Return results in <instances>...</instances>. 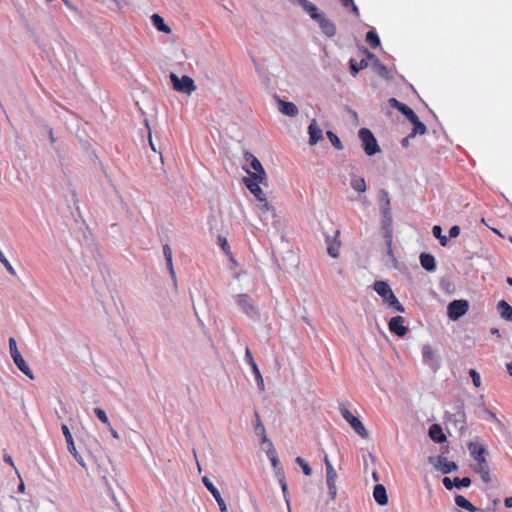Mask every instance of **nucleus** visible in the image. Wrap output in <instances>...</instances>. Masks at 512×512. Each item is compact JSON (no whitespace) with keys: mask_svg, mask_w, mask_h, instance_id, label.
Wrapping results in <instances>:
<instances>
[{"mask_svg":"<svg viewBox=\"0 0 512 512\" xmlns=\"http://www.w3.org/2000/svg\"><path fill=\"white\" fill-rule=\"evenodd\" d=\"M108 428H109V430H110V432H111L112 436H113L115 439H119V434H118V432H117L116 430H114L111 426H110V427H108Z\"/></svg>","mask_w":512,"mask_h":512,"instance_id":"bf43d9fd","label":"nucleus"},{"mask_svg":"<svg viewBox=\"0 0 512 512\" xmlns=\"http://www.w3.org/2000/svg\"><path fill=\"white\" fill-rule=\"evenodd\" d=\"M422 356H423L424 360H426V361L433 359L434 352H433V349L431 348V346H429V345H424L423 346V348H422Z\"/></svg>","mask_w":512,"mask_h":512,"instance_id":"49530a36","label":"nucleus"},{"mask_svg":"<svg viewBox=\"0 0 512 512\" xmlns=\"http://www.w3.org/2000/svg\"><path fill=\"white\" fill-rule=\"evenodd\" d=\"M455 503L458 507L463 508L469 512L476 511V507L462 495H457L455 497Z\"/></svg>","mask_w":512,"mask_h":512,"instance_id":"c756f323","label":"nucleus"},{"mask_svg":"<svg viewBox=\"0 0 512 512\" xmlns=\"http://www.w3.org/2000/svg\"><path fill=\"white\" fill-rule=\"evenodd\" d=\"M281 489H282L283 496H284V499H285L287 505H290L289 504V493H288L287 483H283V487Z\"/></svg>","mask_w":512,"mask_h":512,"instance_id":"864d4df0","label":"nucleus"},{"mask_svg":"<svg viewBox=\"0 0 512 512\" xmlns=\"http://www.w3.org/2000/svg\"><path fill=\"white\" fill-rule=\"evenodd\" d=\"M432 233L434 235L435 238H437L441 244V246H446L447 245V242H448V239L446 236H444L442 234V229L440 226L438 225H435L433 228H432Z\"/></svg>","mask_w":512,"mask_h":512,"instance_id":"4c0bfd02","label":"nucleus"},{"mask_svg":"<svg viewBox=\"0 0 512 512\" xmlns=\"http://www.w3.org/2000/svg\"><path fill=\"white\" fill-rule=\"evenodd\" d=\"M374 290L383 298L387 299L391 293H393L390 286L384 281H376L374 284Z\"/></svg>","mask_w":512,"mask_h":512,"instance_id":"bb28decb","label":"nucleus"},{"mask_svg":"<svg viewBox=\"0 0 512 512\" xmlns=\"http://www.w3.org/2000/svg\"><path fill=\"white\" fill-rule=\"evenodd\" d=\"M460 234V228L459 226L455 225L452 226L449 230V237L450 238H456Z\"/></svg>","mask_w":512,"mask_h":512,"instance_id":"3c124183","label":"nucleus"},{"mask_svg":"<svg viewBox=\"0 0 512 512\" xmlns=\"http://www.w3.org/2000/svg\"><path fill=\"white\" fill-rule=\"evenodd\" d=\"M468 450L471 457L476 461L474 471L480 475L483 482L490 483L491 476L489 464L486 459L488 455L486 447L478 442H470L468 444Z\"/></svg>","mask_w":512,"mask_h":512,"instance_id":"f257e3e1","label":"nucleus"},{"mask_svg":"<svg viewBox=\"0 0 512 512\" xmlns=\"http://www.w3.org/2000/svg\"><path fill=\"white\" fill-rule=\"evenodd\" d=\"M248 190L255 196L258 201H263L266 197L263 190L260 187V184H265L266 181H258L252 178H244L243 179Z\"/></svg>","mask_w":512,"mask_h":512,"instance_id":"9b49d317","label":"nucleus"},{"mask_svg":"<svg viewBox=\"0 0 512 512\" xmlns=\"http://www.w3.org/2000/svg\"><path fill=\"white\" fill-rule=\"evenodd\" d=\"M265 451H266L267 457L271 461L272 466L274 468H277L278 465L280 464V462H279V459H278V456H277V452H276V450L274 448V445H270V449H267Z\"/></svg>","mask_w":512,"mask_h":512,"instance_id":"c9c22d12","label":"nucleus"},{"mask_svg":"<svg viewBox=\"0 0 512 512\" xmlns=\"http://www.w3.org/2000/svg\"><path fill=\"white\" fill-rule=\"evenodd\" d=\"M384 301L387 302L393 308H395L397 311L404 312L403 305L398 301L394 293H391L387 299H384Z\"/></svg>","mask_w":512,"mask_h":512,"instance_id":"e433bc0d","label":"nucleus"},{"mask_svg":"<svg viewBox=\"0 0 512 512\" xmlns=\"http://www.w3.org/2000/svg\"><path fill=\"white\" fill-rule=\"evenodd\" d=\"M469 375L472 379L473 385L476 388H479L481 386V377L480 374L475 369H470Z\"/></svg>","mask_w":512,"mask_h":512,"instance_id":"a18cd8bd","label":"nucleus"},{"mask_svg":"<svg viewBox=\"0 0 512 512\" xmlns=\"http://www.w3.org/2000/svg\"><path fill=\"white\" fill-rule=\"evenodd\" d=\"M170 80L173 89L177 92L190 95L197 89L194 80L190 76L184 75L180 78L175 73H171Z\"/></svg>","mask_w":512,"mask_h":512,"instance_id":"7ed1b4c3","label":"nucleus"},{"mask_svg":"<svg viewBox=\"0 0 512 512\" xmlns=\"http://www.w3.org/2000/svg\"><path fill=\"white\" fill-rule=\"evenodd\" d=\"M163 254H164V258L166 260L167 267L170 271V274L173 278H175V271H174L173 263H172V251L168 244H165L163 246Z\"/></svg>","mask_w":512,"mask_h":512,"instance_id":"7c9ffc66","label":"nucleus"},{"mask_svg":"<svg viewBox=\"0 0 512 512\" xmlns=\"http://www.w3.org/2000/svg\"><path fill=\"white\" fill-rule=\"evenodd\" d=\"M388 327L391 333L399 337H404L408 332V328L404 325V318L402 316L392 317L388 323Z\"/></svg>","mask_w":512,"mask_h":512,"instance_id":"9d476101","label":"nucleus"},{"mask_svg":"<svg viewBox=\"0 0 512 512\" xmlns=\"http://www.w3.org/2000/svg\"><path fill=\"white\" fill-rule=\"evenodd\" d=\"M236 303L247 316L251 318L258 316L257 308L248 294L238 295L236 297Z\"/></svg>","mask_w":512,"mask_h":512,"instance_id":"0eeeda50","label":"nucleus"},{"mask_svg":"<svg viewBox=\"0 0 512 512\" xmlns=\"http://www.w3.org/2000/svg\"><path fill=\"white\" fill-rule=\"evenodd\" d=\"M350 185L355 191L360 193L365 192L367 188L365 179L363 177H352Z\"/></svg>","mask_w":512,"mask_h":512,"instance_id":"473e14b6","label":"nucleus"},{"mask_svg":"<svg viewBox=\"0 0 512 512\" xmlns=\"http://www.w3.org/2000/svg\"><path fill=\"white\" fill-rule=\"evenodd\" d=\"M252 368V372L255 376V379H256V382H257V386L258 388L261 390V391H264L265 389V384H264V380H263V377H262V374L258 368L257 365H254Z\"/></svg>","mask_w":512,"mask_h":512,"instance_id":"58836bf2","label":"nucleus"},{"mask_svg":"<svg viewBox=\"0 0 512 512\" xmlns=\"http://www.w3.org/2000/svg\"><path fill=\"white\" fill-rule=\"evenodd\" d=\"M255 415V418H256V424H255V433L257 435H264V432L266 431L265 430V427L260 419V416H259V413L257 411H255L254 413Z\"/></svg>","mask_w":512,"mask_h":512,"instance_id":"c03bdc74","label":"nucleus"},{"mask_svg":"<svg viewBox=\"0 0 512 512\" xmlns=\"http://www.w3.org/2000/svg\"><path fill=\"white\" fill-rule=\"evenodd\" d=\"M507 283L512 286V276L507 278Z\"/></svg>","mask_w":512,"mask_h":512,"instance_id":"774afa93","label":"nucleus"},{"mask_svg":"<svg viewBox=\"0 0 512 512\" xmlns=\"http://www.w3.org/2000/svg\"><path fill=\"white\" fill-rule=\"evenodd\" d=\"M4 461L10 465H13V461H12V458L10 455H5L4 456Z\"/></svg>","mask_w":512,"mask_h":512,"instance_id":"052dcab7","label":"nucleus"},{"mask_svg":"<svg viewBox=\"0 0 512 512\" xmlns=\"http://www.w3.org/2000/svg\"><path fill=\"white\" fill-rule=\"evenodd\" d=\"M504 504L507 508H512V497H506L504 500Z\"/></svg>","mask_w":512,"mask_h":512,"instance_id":"13d9d810","label":"nucleus"},{"mask_svg":"<svg viewBox=\"0 0 512 512\" xmlns=\"http://www.w3.org/2000/svg\"><path fill=\"white\" fill-rule=\"evenodd\" d=\"M337 473L332 465H329L326 471V482L329 489V494L332 499L336 498L337 487H336Z\"/></svg>","mask_w":512,"mask_h":512,"instance_id":"2eb2a0df","label":"nucleus"},{"mask_svg":"<svg viewBox=\"0 0 512 512\" xmlns=\"http://www.w3.org/2000/svg\"><path fill=\"white\" fill-rule=\"evenodd\" d=\"M151 22L153 26L160 32L170 34L171 28L164 22V19L159 14H153L151 16Z\"/></svg>","mask_w":512,"mask_h":512,"instance_id":"393cba45","label":"nucleus"},{"mask_svg":"<svg viewBox=\"0 0 512 512\" xmlns=\"http://www.w3.org/2000/svg\"><path fill=\"white\" fill-rule=\"evenodd\" d=\"M9 348L12 358L15 357L16 355L21 354L17 348L16 340L13 337L9 339Z\"/></svg>","mask_w":512,"mask_h":512,"instance_id":"de8ad7c7","label":"nucleus"},{"mask_svg":"<svg viewBox=\"0 0 512 512\" xmlns=\"http://www.w3.org/2000/svg\"><path fill=\"white\" fill-rule=\"evenodd\" d=\"M261 437V440H262V444H265V445H273V443L268 439L267 435H266V431L264 432V435H259Z\"/></svg>","mask_w":512,"mask_h":512,"instance_id":"4d7b16f0","label":"nucleus"},{"mask_svg":"<svg viewBox=\"0 0 512 512\" xmlns=\"http://www.w3.org/2000/svg\"><path fill=\"white\" fill-rule=\"evenodd\" d=\"M17 368L30 379H34V375L32 370L29 368L28 364L24 360L21 354L16 355L12 358Z\"/></svg>","mask_w":512,"mask_h":512,"instance_id":"4be33fe9","label":"nucleus"},{"mask_svg":"<svg viewBox=\"0 0 512 512\" xmlns=\"http://www.w3.org/2000/svg\"><path fill=\"white\" fill-rule=\"evenodd\" d=\"M245 359H246V362L251 366L253 367L254 365H257L256 362L254 361L253 359V356H252V353L250 351V349L247 347L246 350H245Z\"/></svg>","mask_w":512,"mask_h":512,"instance_id":"8fccbe9b","label":"nucleus"},{"mask_svg":"<svg viewBox=\"0 0 512 512\" xmlns=\"http://www.w3.org/2000/svg\"><path fill=\"white\" fill-rule=\"evenodd\" d=\"M321 28V31L324 35L331 38L336 35L337 28L333 21L328 19L325 14H323L317 21H316Z\"/></svg>","mask_w":512,"mask_h":512,"instance_id":"4468645a","label":"nucleus"},{"mask_svg":"<svg viewBox=\"0 0 512 512\" xmlns=\"http://www.w3.org/2000/svg\"><path fill=\"white\" fill-rule=\"evenodd\" d=\"M498 310L502 318L512 321V306H510L505 300H501L498 303Z\"/></svg>","mask_w":512,"mask_h":512,"instance_id":"cd10ccee","label":"nucleus"},{"mask_svg":"<svg viewBox=\"0 0 512 512\" xmlns=\"http://www.w3.org/2000/svg\"><path fill=\"white\" fill-rule=\"evenodd\" d=\"M470 484H471V480L468 477H464V478L456 477V478H454L453 481L449 477H445L443 479V485L448 490H451L454 486H456L457 488L469 487Z\"/></svg>","mask_w":512,"mask_h":512,"instance_id":"6ab92c4d","label":"nucleus"},{"mask_svg":"<svg viewBox=\"0 0 512 512\" xmlns=\"http://www.w3.org/2000/svg\"><path fill=\"white\" fill-rule=\"evenodd\" d=\"M390 104L397 108L409 121H416L417 115L415 112L406 104L399 102L395 98L390 99Z\"/></svg>","mask_w":512,"mask_h":512,"instance_id":"f3484780","label":"nucleus"},{"mask_svg":"<svg viewBox=\"0 0 512 512\" xmlns=\"http://www.w3.org/2000/svg\"><path fill=\"white\" fill-rule=\"evenodd\" d=\"M202 482L204 486L207 488V490L213 495L214 499L216 500L219 506L220 511L228 512L226 502L222 498L219 490L213 485V483L208 479V477H203Z\"/></svg>","mask_w":512,"mask_h":512,"instance_id":"1a4fd4ad","label":"nucleus"},{"mask_svg":"<svg viewBox=\"0 0 512 512\" xmlns=\"http://www.w3.org/2000/svg\"><path fill=\"white\" fill-rule=\"evenodd\" d=\"M469 309V303L467 300H453L447 307V315L449 319L456 321L467 313Z\"/></svg>","mask_w":512,"mask_h":512,"instance_id":"39448f33","label":"nucleus"},{"mask_svg":"<svg viewBox=\"0 0 512 512\" xmlns=\"http://www.w3.org/2000/svg\"><path fill=\"white\" fill-rule=\"evenodd\" d=\"M261 203L260 205V210L265 213V212H273L275 211L274 207L272 205L269 204V202L267 201L266 197L264 198L263 201H259Z\"/></svg>","mask_w":512,"mask_h":512,"instance_id":"09e8293b","label":"nucleus"},{"mask_svg":"<svg viewBox=\"0 0 512 512\" xmlns=\"http://www.w3.org/2000/svg\"><path fill=\"white\" fill-rule=\"evenodd\" d=\"M339 233V231H336V236L334 238H331L330 236L326 237L327 252L333 258H337L339 256L341 246L340 241L337 239Z\"/></svg>","mask_w":512,"mask_h":512,"instance_id":"a211bd4d","label":"nucleus"},{"mask_svg":"<svg viewBox=\"0 0 512 512\" xmlns=\"http://www.w3.org/2000/svg\"><path fill=\"white\" fill-rule=\"evenodd\" d=\"M279 111L287 116L295 117L298 115L299 110L293 102L279 100Z\"/></svg>","mask_w":512,"mask_h":512,"instance_id":"412c9836","label":"nucleus"},{"mask_svg":"<svg viewBox=\"0 0 512 512\" xmlns=\"http://www.w3.org/2000/svg\"><path fill=\"white\" fill-rule=\"evenodd\" d=\"M413 124V129L409 134V137H415L416 135H423L426 133L427 128L417 117L416 121H410Z\"/></svg>","mask_w":512,"mask_h":512,"instance_id":"2f4dec72","label":"nucleus"},{"mask_svg":"<svg viewBox=\"0 0 512 512\" xmlns=\"http://www.w3.org/2000/svg\"><path fill=\"white\" fill-rule=\"evenodd\" d=\"M358 135L367 155L372 156L380 151L376 138L368 128H361Z\"/></svg>","mask_w":512,"mask_h":512,"instance_id":"20e7f679","label":"nucleus"},{"mask_svg":"<svg viewBox=\"0 0 512 512\" xmlns=\"http://www.w3.org/2000/svg\"><path fill=\"white\" fill-rule=\"evenodd\" d=\"M429 436L430 438L437 442V443H443L446 441V435L443 433V430L440 425L433 424L429 428Z\"/></svg>","mask_w":512,"mask_h":512,"instance_id":"5701e85b","label":"nucleus"},{"mask_svg":"<svg viewBox=\"0 0 512 512\" xmlns=\"http://www.w3.org/2000/svg\"><path fill=\"white\" fill-rule=\"evenodd\" d=\"M379 204L382 216L387 220L391 221V207L390 197L386 190H380L379 192Z\"/></svg>","mask_w":512,"mask_h":512,"instance_id":"ddd939ff","label":"nucleus"},{"mask_svg":"<svg viewBox=\"0 0 512 512\" xmlns=\"http://www.w3.org/2000/svg\"><path fill=\"white\" fill-rule=\"evenodd\" d=\"M148 137H149V143H150V146H151L152 150L156 151V149L154 147V144H153V141H152L151 131H149Z\"/></svg>","mask_w":512,"mask_h":512,"instance_id":"680f3d73","label":"nucleus"},{"mask_svg":"<svg viewBox=\"0 0 512 512\" xmlns=\"http://www.w3.org/2000/svg\"><path fill=\"white\" fill-rule=\"evenodd\" d=\"M245 160L247 162V166L244 167V170L249 174L248 178L258 181H267L266 172L256 156L252 153H246Z\"/></svg>","mask_w":512,"mask_h":512,"instance_id":"f03ea898","label":"nucleus"},{"mask_svg":"<svg viewBox=\"0 0 512 512\" xmlns=\"http://www.w3.org/2000/svg\"><path fill=\"white\" fill-rule=\"evenodd\" d=\"M309 133V144L315 145L320 139H322V129L317 125L315 119H313L308 127Z\"/></svg>","mask_w":512,"mask_h":512,"instance_id":"aec40b11","label":"nucleus"},{"mask_svg":"<svg viewBox=\"0 0 512 512\" xmlns=\"http://www.w3.org/2000/svg\"><path fill=\"white\" fill-rule=\"evenodd\" d=\"M94 413L96 415V417L103 423L105 424L107 427H110V421L107 417V414L106 412L102 409V408H95L94 409Z\"/></svg>","mask_w":512,"mask_h":512,"instance_id":"ea45409f","label":"nucleus"},{"mask_svg":"<svg viewBox=\"0 0 512 512\" xmlns=\"http://www.w3.org/2000/svg\"><path fill=\"white\" fill-rule=\"evenodd\" d=\"M295 461L302 468V471L306 476H310L312 474V468L302 457H297Z\"/></svg>","mask_w":512,"mask_h":512,"instance_id":"a19ab883","label":"nucleus"},{"mask_svg":"<svg viewBox=\"0 0 512 512\" xmlns=\"http://www.w3.org/2000/svg\"><path fill=\"white\" fill-rule=\"evenodd\" d=\"M277 476L279 478V483H280L281 488H282L283 487V483H286V480H285L284 472H283V470L281 468L277 471Z\"/></svg>","mask_w":512,"mask_h":512,"instance_id":"5fc2aeb1","label":"nucleus"},{"mask_svg":"<svg viewBox=\"0 0 512 512\" xmlns=\"http://www.w3.org/2000/svg\"><path fill=\"white\" fill-rule=\"evenodd\" d=\"M410 138H411V137H409V135H408L407 137H405V138L402 140V145H403V146H405V147H406V146H408V143H409V139H410Z\"/></svg>","mask_w":512,"mask_h":512,"instance_id":"e2e57ef3","label":"nucleus"},{"mask_svg":"<svg viewBox=\"0 0 512 512\" xmlns=\"http://www.w3.org/2000/svg\"><path fill=\"white\" fill-rule=\"evenodd\" d=\"M71 454L74 456L75 460H76V461H77V462H78V463H79L83 468H86V464H85V462H84V460H83L82 456H81V455H79V453L77 452V450H76V451H74V453H71Z\"/></svg>","mask_w":512,"mask_h":512,"instance_id":"603ef678","label":"nucleus"},{"mask_svg":"<svg viewBox=\"0 0 512 512\" xmlns=\"http://www.w3.org/2000/svg\"><path fill=\"white\" fill-rule=\"evenodd\" d=\"M420 263L421 266L427 271H433L436 268L434 256L428 253H422L420 255Z\"/></svg>","mask_w":512,"mask_h":512,"instance_id":"a878e982","label":"nucleus"},{"mask_svg":"<svg viewBox=\"0 0 512 512\" xmlns=\"http://www.w3.org/2000/svg\"><path fill=\"white\" fill-rule=\"evenodd\" d=\"M261 437V440H262V444H265V445H273V443L268 439L267 435H266V431L264 432V435H259Z\"/></svg>","mask_w":512,"mask_h":512,"instance_id":"6e6d98bb","label":"nucleus"},{"mask_svg":"<svg viewBox=\"0 0 512 512\" xmlns=\"http://www.w3.org/2000/svg\"><path fill=\"white\" fill-rule=\"evenodd\" d=\"M366 42L372 47L376 48L380 46V39L377 33L373 30L368 31L366 34Z\"/></svg>","mask_w":512,"mask_h":512,"instance_id":"f704fd0d","label":"nucleus"},{"mask_svg":"<svg viewBox=\"0 0 512 512\" xmlns=\"http://www.w3.org/2000/svg\"><path fill=\"white\" fill-rule=\"evenodd\" d=\"M447 420L453 421L455 424H459V429L463 430L466 427V415L464 411V403L459 401L456 405V412L448 415Z\"/></svg>","mask_w":512,"mask_h":512,"instance_id":"f8f14e48","label":"nucleus"},{"mask_svg":"<svg viewBox=\"0 0 512 512\" xmlns=\"http://www.w3.org/2000/svg\"><path fill=\"white\" fill-rule=\"evenodd\" d=\"M324 462H325L326 470H327L329 465H332L327 455L324 457Z\"/></svg>","mask_w":512,"mask_h":512,"instance_id":"0e129e2a","label":"nucleus"},{"mask_svg":"<svg viewBox=\"0 0 512 512\" xmlns=\"http://www.w3.org/2000/svg\"><path fill=\"white\" fill-rule=\"evenodd\" d=\"M327 137L329 138L331 144L338 150H341L343 148L342 143L339 139V137L334 134L332 131L327 132Z\"/></svg>","mask_w":512,"mask_h":512,"instance_id":"37998d69","label":"nucleus"},{"mask_svg":"<svg viewBox=\"0 0 512 512\" xmlns=\"http://www.w3.org/2000/svg\"><path fill=\"white\" fill-rule=\"evenodd\" d=\"M491 333L499 335V330L497 328H493L491 329Z\"/></svg>","mask_w":512,"mask_h":512,"instance_id":"338daca9","label":"nucleus"},{"mask_svg":"<svg viewBox=\"0 0 512 512\" xmlns=\"http://www.w3.org/2000/svg\"><path fill=\"white\" fill-rule=\"evenodd\" d=\"M373 497L375 501L380 505H386L388 502L386 489L382 484H377L374 487Z\"/></svg>","mask_w":512,"mask_h":512,"instance_id":"b1692460","label":"nucleus"},{"mask_svg":"<svg viewBox=\"0 0 512 512\" xmlns=\"http://www.w3.org/2000/svg\"><path fill=\"white\" fill-rule=\"evenodd\" d=\"M430 462L433 464L435 469L441 471L443 474L451 473L457 470L458 466L455 462L447 460L445 457L438 456L436 458H430Z\"/></svg>","mask_w":512,"mask_h":512,"instance_id":"6e6552de","label":"nucleus"},{"mask_svg":"<svg viewBox=\"0 0 512 512\" xmlns=\"http://www.w3.org/2000/svg\"><path fill=\"white\" fill-rule=\"evenodd\" d=\"M341 415L350 424L352 429L362 438L368 437V431L359 418L354 416L347 408H341Z\"/></svg>","mask_w":512,"mask_h":512,"instance_id":"423d86ee","label":"nucleus"},{"mask_svg":"<svg viewBox=\"0 0 512 512\" xmlns=\"http://www.w3.org/2000/svg\"><path fill=\"white\" fill-rule=\"evenodd\" d=\"M303 10L314 20L317 21L324 13L319 12L316 5L308 0H295Z\"/></svg>","mask_w":512,"mask_h":512,"instance_id":"dca6fc26","label":"nucleus"},{"mask_svg":"<svg viewBox=\"0 0 512 512\" xmlns=\"http://www.w3.org/2000/svg\"><path fill=\"white\" fill-rule=\"evenodd\" d=\"M507 371H508L509 375L512 376V362L507 364Z\"/></svg>","mask_w":512,"mask_h":512,"instance_id":"69168bd1","label":"nucleus"},{"mask_svg":"<svg viewBox=\"0 0 512 512\" xmlns=\"http://www.w3.org/2000/svg\"><path fill=\"white\" fill-rule=\"evenodd\" d=\"M342 5L345 7V8H351V12L353 13V15L355 17H359L360 16V12H359V9L358 7L355 5L354 3V0H340Z\"/></svg>","mask_w":512,"mask_h":512,"instance_id":"79ce46f5","label":"nucleus"},{"mask_svg":"<svg viewBox=\"0 0 512 512\" xmlns=\"http://www.w3.org/2000/svg\"><path fill=\"white\" fill-rule=\"evenodd\" d=\"M349 66H350L352 75L355 76L360 70H362L368 66V62L365 59H362L359 62L355 59H350Z\"/></svg>","mask_w":512,"mask_h":512,"instance_id":"72a5a7b5","label":"nucleus"},{"mask_svg":"<svg viewBox=\"0 0 512 512\" xmlns=\"http://www.w3.org/2000/svg\"><path fill=\"white\" fill-rule=\"evenodd\" d=\"M61 430L67 442L68 451L70 453H74V451H76V447L69 427L66 424H63Z\"/></svg>","mask_w":512,"mask_h":512,"instance_id":"c85d7f7f","label":"nucleus"}]
</instances>
